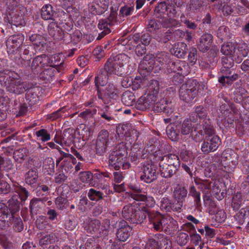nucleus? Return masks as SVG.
Returning a JSON list of instances; mask_svg holds the SVG:
<instances>
[{
    "label": "nucleus",
    "instance_id": "54",
    "mask_svg": "<svg viewBox=\"0 0 249 249\" xmlns=\"http://www.w3.org/2000/svg\"><path fill=\"white\" fill-rule=\"evenodd\" d=\"M104 194L100 191L93 188L89 190L88 193V196L90 200L98 201L103 198Z\"/></svg>",
    "mask_w": 249,
    "mask_h": 249
},
{
    "label": "nucleus",
    "instance_id": "49",
    "mask_svg": "<svg viewBox=\"0 0 249 249\" xmlns=\"http://www.w3.org/2000/svg\"><path fill=\"white\" fill-rule=\"evenodd\" d=\"M122 101L125 106H131L133 105L135 101V96L134 94L130 91H125L123 94Z\"/></svg>",
    "mask_w": 249,
    "mask_h": 249
},
{
    "label": "nucleus",
    "instance_id": "45",
    "mask_svg": "<svg viewBox=\"0 0 249 249\" xmlns=\"http://www.w3.org/2000/svg\"><path fill=\"white\" fill-rule=\"evenodd\" d=\"M179 93L180 99L185 102H190L196 96L193 91L187 90L181 87L180 88Z\"/></svg>",
    "mask_w": 249,
    "mask_h": 249
},
{
    "label": "nucleus",
    "instance_id": "36",
    "mask_svg": "<svg viewBox=\"0 0 249 249\" xmlns=\"http://www.w3.org/2000/svg\"><path fill=\"white\" fill-rule=\"evenodd\" d=\"M179 156L182 162L189 163L191 165V163L194 162L195 158L193 152L189 150L186 149L185 145H183L181 148Z\"/></svg>",
    "mask_w": 249,
    "mask_h": 249
},
{
    "label": "nucleus",
    "instance_id": "7",
    "mask_svg": "<svg viewBox=\"0 0 249 249\" xmlns=\"http://www.w3.org/2000/svg\"><path fill=\"white\" fill-rule=\"evenodd\" d=\"M176 10L175 5L172 3L167 4L165 1H161L155 7L154 14L157 18H160L168 17H174Z\"/></svg>",
    "mask_w": 249,
    "mask_h": 249
},
{
    "label": "nucleus",
    "instance_id": "12",
    "mask_svg": "<svg viewBox=\"0 0 249 249\" xmlns=\"http://www.w3.org/2000/svg\"><path fill=\"white\" fill-rule=\"evenodd\" d=\"M171 71L177 72L179 74L178 78V82L182 81V76L187 75L189 73V66L184 61L178 60L176 62H171L169 63Z\"/></svg>",
    "mask_w": 249,
    "mask_h": 249
},
{
    "label": "nucleus",
    "instance_id": "38",
    "mask_svg": "<svg viewBox=\"0 0 249 249\" xmlns=\"http://www.w3.org/2000/svg\"><path fill=\"white\" fill-rule=\"evenodd\" d=\"M178 126H179L180 133L184 135H188L194 129V125L192 126V122L189 118L184 120L182 124L177 122Z\"/></svg>",
    "mask_w": 249,
    "mask_h": 249
},
{
    "label": "nucleus",
    "instance_id": "57",
    "mask_svg": "<svg viewBox=\"0 0 249 249\" xmlns=\"http://www.w3.org/2000/svg\"><path fill=\"white\" fill-rule=\"evenodd\" d=\"M234 50L235 47L231 43H227L222 45L221 52L225 55V56H232L234 52Z\"/></svg>",
    "mask_w": 249,
    "mask_h": 249
},
{
    "label": "nucleus",
    "instance_id": "21",
    "mask_svg": "<svg viewBox=\"0 0 249 249\" xmlns=\"http://www.w3.org/2000/svg\"><path fill=\"white\" fill-rule=\"evenodd\" d=\"M120 157H116L115 160L111 159V156L109 157V165L113 167L115 170L118 171L122 167L123 169L125 170L128 169L130 167V163L126 159L121 160Z\"/></svg>",
    "mask_w": 249,
    "mask_h": 249
},
{
    "label": "nucleus",
    "instance_id": "53",
    "mask_svg": "<svg viewBox=\"0 0 249 249\" xmlns=\"http://www.w3.org/2000/svg\"><path fill=\"white\" fill-rule=\"evenodd\" d=\"M55 242V237L53 234H46L42 236L39 241V245L43 248H46L49 244H52Z\"/></svg>",
    "mask_w": 249,
    "mask_h": 249
},
{
    "label": "nucleus",
    "instance_id": "44",
    "mask_svg": "<svg viewBox=\"0 0 249 249\" xmlns=\"http://www.w3.org/2000/svg\"><path fill=\"white\" fill-rule=\"evenodd\" d=\"M38 178V174L37 172L34 170H29L25 175L26 183L31 186H36Z\"/></svg>",
    "mask_w": 249,
    "mask_h": 249
},
{
    "label": "nucleus",
    "instance_id": "3",
    "mask_svg": "<svg viewBox=\"0 0 249 249\" xmlns=\"http://www.w3.org/2000/svg\"><path fill=\"white\" fill-rule=\"evenodd\" d=\"M205 129H203L206 135L201 145V149L204 153H209L215 151L220 143L219 137L215 134L213 126L210 125L209 121L204 123Z\"/></svg>",
    "mask_w": 249,
    "mask_h": 249
},
{
    "label": "nucleus",
    "instance_id": "37",
    "mask_svg": "<svg viewBox=\"0 0 249 249\" xmlns=\"http://www.w3.org/2000/svg\"><path fill=\"white\" fill-rule=\"evenodd\" d=\"M24 37L22 34H18L10 36L6 41V45H11L12 48H16L22 44Z\"/></svg>",
    "mask_w": 249,
    "mask_h": 249
},
{
    "label": "nucleus",
    "instance_id": "15",
    "mask_svg": "<svg viewBox=\"0 0 249 249\" xmlns=\"http://www.w3.org/2000/svg\"><path fill=\"white\" fill-rule=\"evenodd\" d=\"M131 231L132 229L127 222L122 220L119 222L116 237L119 241L125 242L130 236Z\"/></svg>",
    "mask_w": 249,
    "mask_h": 249
},
{
    "label": "nucleus",
    "instance_id": "50",
    "mask_svg": "<svg viewBox=\"0 0 249 249\" xmlns=\"http://www.w3.org/2000/svg\"><path fill=\"white\" fill-rule=\"evenodd\" d=\"M244 201V198L240 193H237L232 197L231 206L233 210H238Z\"/></svg>",
    "mask_w": 249,
    "mask_h": 249
},
{
    "label": "nucleus",
    "instance_id": "52",
    "mask_svg": "<svg viewBox=\"0 0 249 249\" xmlns=\"http://www.w3.org/2000/svg\"><path fill=\"white\" fill-rule=\"evenodd\" d=\"M27 156V149L25 148H19L14 151L13 157L16 161L22 163Z\"/></svg>",
    "mask_w": 249,
    "mask_h": 249
},
{
    "label": "nucleus",
    "instance_id": "59",
    "mask_svg": "<svg viewBox=\"0 0 249 249\" xmlns=\"http://www.w3.org/2000/svg\"><path fill=\"white\" fill-rule=\"evenodd\" d=\"M30 40L33 43L34 45L37 47L40 46H43L45 43V39L44 37L39 34H32L30 36Z\"/></svg>",
    "mask_w": 249,
    "mask_h": 249
},
{
    "label": "nucleus",
    "instance_id": "61",
    "mask_svg": "<svg viewBox=\"0 0 249 249\" xmlns=\"http://www.w3.org/2000/svg\"><path fill=\"white\" fill-rule=\"evenodd\" d=\"M89 11L92 14L98 15H102L105 12L99 5V3L94 2L90 3L89 4Z\"/></svg>",
    "mask_w": 249,
    "mask_h": 249
},
{
    "label": "nucleus",
    "instance_id": "48",
    "mask_svg": "<svg viewBox=\"0 0 249 249\" xmlns=\"http://www.w3.org/2000/svg\"><path fill=\"white\" fill-rule=\"evenodd\" d=\"M204 2L202 0H190L189 8L194 14L199 13L203 9Z\"/></svg>",
    "mask_w": 249,
    "mask_h": 249
},
{
    "label": "nucleus",
    "instance_id": "27",
    "mask_svg": "<svg viewBox=\"0 0 249 249\" xmlns=\"http://www.w3.org/2000/svg\"><path fill=\"white\" fill-rule=\"evenodd\" d=\"M187 46L183 42L175 44L171 49V53L178 58H183L187 53Z\"/></svg>",
    "mask_w": 249,
    "mask_h": 249
},
{
    "label": "nucleus",
    "instance_id": "32",
    "mask_svg": "<svg viewBox=\"0 0 249 249\" xmlns=\"http://www.w3.org/2000/svg\"><path fill=\"white\" fill-rule=\"evenodd\" d=\"M159 165L161 176L164 178H172L174 175L176 174L178 169L174 166H168L166 164H159Z\"/></svg>",
    "mask_w": 249,
    "mask_h": 249
},
{
    "label": "nucleus",
    "instance_id": "4",
    "mask_svg": "<svg viewBox=\"0 0 249 249\" xmlns=\"http://www.w3.org/2000/svg\"><path fill=\"white\" fill-rule=\"evenodd\" d=\"M189 119L192 123H196L198 121V124L194 125V129L195 131L202 132L203 129H205L206 125L204 123L209 121L210 125L213 126L210 119L207 117V110L202 106H197L194 108V111L189 114Z\"/></svg>",
    "mask_w": 249,
    "mask_h": 249
},
{
    "label": "nucleus",
    "instance_id": "39",
    "mask_svg": "<svg viewBox=\"0 0 249 249\" xmlns=\"http://www.w3.org/2000/svg\"><path fill=\"white\" fill-rule=\"evenodd\" d=\"M12 190L19 196V199L21 201H25L29 195L27 189L25 187L18 185V183L13 184Z\"/></svg>",
    "mask_w": 249,
    "mask_h": 249
},
{
    "label": "nucleus",
    "instance_id": "33",
    "mask_svg": "<svg viewBox=\"0 0 249 249\" xmlns=\"http://www.w3.org/2000/svg\"><path fill=\"white\" fill-rule=\"evenodd\" d=\"M166 133L169 138L173 141H177L179 138L180 133L179 126L177 123L170 124L166 127Z\"/></svg>",
    "mask_w": 249,
    "mask_h": 249
},
{
    "label": "nucleus",
    "instance_id": "64",
    "mask_svg": "<svg viewBox=\"0 0 249 249\" xmlns=\"http://www.w3.org/2000/svg\"><path fill=\"white\" fill-rule=\"evenodd\" d=\"M168 102V101L167 100V99H161L156 103H155L153 107V110L157 112H163Z\"/></svg>",
    "mask_w": 249,
    "mask_h": 249
},
{
    "label": "nucleus",
    "instance_id": "60",
    "mask_svg": "<svg viewBox=\"0 0 249 249\" xmlns=\"http://www.w3.org/2000/svg\"><path fill=\"white\" fill-rule=\"evenodd\" d=\"M3 175L0 173V194H7L12 190L10 185L2 179Z\"/></svg>",
    "mask_w": 249,
    "mask_h": 249
},
{
    "label": "nucleus",
    "instance_id": "46",
    "mask_svg": "<svg viewBox=\"0 0 249 249\" xmlns=\"http://www.w3.org/2000/svg\"><path fill=\"white\" fill-rule=\"evenodd\" d=\"M217 36L221 40H227L231 38V34L229 28L226 26H220L217 29Z\"/></svg>",
    "mask_w": 249,
    "mask_h": 249
},
{
    "label": "nucleus",
    "instance_id": "29",
    "mask_svg": "<svg viewBox=\"0 0 249 249\" xmlns=\"http://www.w3.org/2000/svg\"><path fill=\"white\" fill-rule=\"evenodd\" d=\"M177 206L175 201L172 202L170 198L167 197L162 198L160 201V209L165 212H178L179 211H176L174 209V208Z\"/></svg>",
    "mask_w": 249,
    "mask_h": 249
},
{
    "label": "nucleus",
    "instance_id": "18",
    "mask_svg": "<svg viewBox=\"0 0 249 249\" xmlns=\"http://www.w3.org/2000/svg\"><path fill=\"white\" fill-rule=\"evenodd\" d=\"M111 75L104 67L100 69L94 78L95 86L96 89L100 86H104L107 84L109 76Z\"/></svg>",
    "mask_w": 249,
    "mask_h": 249
},
{
    "label": "nucleus",
    "instance_id": "43",
    "mask_svg": "<svg viewBox=\"0 0 249 249\" xmlns=\"http://www.w3.org/2000/svg\"><path fill=\"white\" fill-rule=\"evenodd\" d=\"M160 89L159 82L156 80H151L148 86L147 94L153 96L157 100V95Z\"/></svg>",
    "mask_w": 249,
    "mask_h": 249
},
{
    "label": "nucleus",
    "instance_id": "58",
    "mask_svg": "<svg viewBox=\"0 0 249 249\" xmlns=\"http://www.w3.org/2000/svg\"><path fill=\"white\" fill-rule=\"evenodd\" d=\"M247 91L243 88H239L234 94V101L242 105Z\"/></svg>",
    "mask_w": 249,
    "mask_h": 249
},
{
    "label": "nucleus",
    "instance_id": "8",
    "mask_svg": "<svg viewBox=\"0 0 249 249\" xmlns=\"http://www.w3.org/2000/svg\"><path fill=\"white\" fill-rule=\"evenodd\" d=\"M96 90L98 98L106 105L110 103L117 95V89L113 83H109L104 89L98 88Z\"/></svg>",
    "mask_w": 249,
    "mask_h": 249
},
{
    "label": "nucleus",
    "instance_id": "16",
    "mask_svg": "<svg viewBox=\"0 0 249 249\" xmlns=\"http://www.w3.org/2000/svg\"><path fill=\"white\" fill-rule=\"evenodd\" d=\"M213 43V36L209 33L203 34L197 41V49L202 53L207 52Z\"/></svg>",
    "mask_w": 249,
    "mask_h": 249
},
{
    "label": "nucleus",
    "instance_id": "34",
    "mask_svg": "<svg viewBox=\"0 0 249 249\" xmlns=\"http://www.w3.org/2000/svg\"><path fill=\"white\" fill-rule=\"evenodd\" d=\"M148 218L155 230L161 231V215L160 214L150 212L148 215Z\"/></svg>",
    "mask_w": 249,
    "mask_h": 249
},
{
    "label": "nucleus",
    "instance_id": "47",
    "mask_svg": "<svg viewBox=\"0 0 249 249\" xmlns=\"http://www.w3.org/2000/svg\"><path fill=\"white\" fill-rule=\"evenodd\" d=\"M176 221L169 216H164L161 215V231L166 233H169L170 227L173 223H176Z\"/></svg>",
    "mask_w": 249,
    "mask_h": 249
},
{
    "label": "nucleus",
    "instance_id": "22",
    "mask_svg": "<svg viewBox=\"0 0 249 249\" xmlns=\"http://www.w3.org/2000/svg\"><path fill=\"white\" fill-rule=\"evenodd\" d=\"M49 35L55 40H61L63 38V31L55 22L52 21L48 27Z\"/></svg>",
    "mask_w": 249,
    "mask_h": 249
},
{
    "label": "nucleus",
    "instance_id": "56",
    "mask_svg": "<svg viewBox=\"0 0 249 249\" xmlns=\"http://www.w3.org/2000/svg\"><path fill=\"white\" fill-rule=\"evenodd\" d=\"M134 11L133 6L125 5L120 8L119 13V18L127 17L131 15Z\"/></svg>",
    "mask_w": 249,
    "mask_h": 249
},
{
    "label": "nucleus",
    "instance_id": "26",
    "mask_svg": "<svg viewBox=\"0 0 249 249\" xmlns=\"http://www.w3.org/2000/svg\"><path fill=\"white\" fill-rule=\"evenodd\" d=\"M109 156H111V159L113 160H115L116 157L121 158L122 160L127 159V152L124 143H120L115 146Z\"/></svg>",
    "mask_w": 249,
    "mask_h": 249
},
{
    "label": "nucleus",
    "instance_id": "10",
    "mask_svg": "<svg viewBox=\"0 0 249 249\" xmlns=\"http://www.w3.org/2000/svg\"><path fill=\"white\" fill-rule=\"evenodd\" d=\"M109 135V132L106 129H102L99 132L95 143L96 154L102 155L106 151L110 141Z\"/></svg>",
    "mask_w": 249,
    "mask_h": 249
},
{
    "label": "nucleus",
    "instance_id": "13",
    "mask_svg": "<svg viewBox=\"0 0 249 249\" xmlns=\"http://www.w3.org/2000/svg\"><path fill=\"white\" fill-rule=\"evenodd\" d=\"M156 67L154 57L152 54H146L141 61L139 66V71L141 75H145Z\"/></svg>",
    "mask_w": 249,
    "mask_h": 249
},
{
    "label": "nucleus",
    "instance_id": "28",
    "mask_svg": "<svg viewBox=\"0 0 249 249\" xmlns=\"http://www.w3.org/2000/svg\"><path fill=\"white\" fill-rule=\"evenodd\" d=\"M5 219L8 220V222L9 221H12L11 224L12 225L13 229L16 232H20L23 230L24 226L23 221L18 214H13L12 216L5 217ZM9 224L8 223L6 227Z\"/></svg>",
    "mask_w": 249,
    "mask_h": 249
},
{
    "label": "nucleus",
    "instance_id": "24",
    "mask_svg": "<svg viewBox=\"0 0 249 249\" xmlns=\"http://www.w3.org/2000/svg\"><path fill=\"white\" fill-rule=\"evenodd\" d=\"M170 55L165 52H162L157 54L154 57L156 68L159 67V69L163 68L166 65L169 66Z\"/></svg>",
    "mask_w": 249,
    "mask_h": 249
},
{
    "label": "nucleus",
    "instance_id": "40",
    "mask_svg": "<svg viewBox=\"0 0 249 249\" xmlns=\"http://www.w3.org/2000/svg\"><path fill=\"white\" fill-rule=\"evenodd\" d=\"M181 87L191 91H193L195 95H197L198 90L199 84L196 79H190L185 84L181 85Z\"/></svg>",
    "mask_w": 249,
    "mask_h": 249
},
{
    "label": "nucleus",
    "instance_id": "1",
    "mask_svg": "<svg viewBox=\"0 0 249 249\" xmlns=\"http://www.w3.org/2000/svg\"><path fill=\"white\" fill-rule=\"evenodd\" d=\"M129 57L124 53L111 56L105 63L104 67L111 75L124 76L127 74L124 65L129 62Z\"/></svg>",
    "mask_w": 249,
    "mask_h": 249
},
{
    "label": "nucleus",
    "instance_id": "23",
    "mask_svg": "<svg viewBox=\"0 0 249 249\" xmlns=\"http://www.w3.org/2000/svg\"><path fill=\"white\" fill-rule=\"evenodd\" d=\"M150 213L147 210L142 209L141 210L139 209L136 208L129 222L132 224H141L143 222L147 216L148 217Z\"/></svg>",
    "mask_w": 249,
    "mask_h": 249
},
{
    "label": "nucleus",
    "instance_id": "25",
    "mask_svg": "<svg viewBox=\"0 0 249 249\" xmlns=\"http://www.w3.org/2000/svg\"><path fill=\"white\" fill-rule=\"evenodd\" d=\"M222 67L220 69V72L223 74H230L232 73L233 70L231 68L234 65V60L232 57L224 56L222 58Z\"/></svg>",
    "mask_w": 249,
    "mask_h": 249
},
{
    "label": "nucleus",
    "instance_id": "62",
    "mask_svg": "<svg viewBox=\"0 0 249 249\" xmlns=\"http://www.w3.org/2000/svg\"><path fill=\"white\" fill-rule=\"evenodd\" d=\"M224 116V119H222L221 123L219 124V127L222 128V126H224L227 128L229 126L230 124H232L234 120V116L231 112L229 113Z\"/></svg>",
    "mask_w": 249,
    "mask_h": 249
},
{
    "label": "nucleus",
    "instance_id": "19",
    "mask_svg": "<svg viewBox=\"0 0 249 249\" xmlns=\"http://www.w3.org/2000/svg\"><path fill=\"white\" fill-rule=\"evenodd\" d=\"M194 182L198 186V189L203 193L209 192L212 187L213 190L215 188L218 189V187L216 186L215 182L209 179L202 180L200 178H195Z\"/></svg>",
    "mask_w": 249,
    "mask_h": 249
},
{
    "label": "nucleus",
    "instance_id": "41",
    "mask_svg": "<svg viewBox=\"0 0 249 249\" xmlns=\"http://www.w3.org/2000/svg\"><path fill=\"white\" fill-rule=\"evenodd\" d=\"M110 229V220L107 218L103 219L102 223H101V226L99 231L100 236L104 237V238L107 237L109 235Z\"/></svg>",
    "mask_w": 249,
    "mask_h": 249
},
{
    "label": "nucleus",
    "instance_id": "20",
    "mask_svg": "<svg viewBox=\"0 0 249 249\" xmlns=\"http://www.w3.org/2000/svg\"><path fill=\"white\" fill-rule=\"evenodd\" d=\"M159 164L174 166L175 167L178 168L180 165V161L179 157L177 155L169 154L161 157Z\"/></svg>",
    "mask_w": 249,
    "mask_h": 249
},
{
    "label": "nucleus",
    "instance_id": "11",
    "mask_svg": "<svg viewBox=\"0 0 249 249\" xmlns=\"http://www.w3.org/2000/svg\"><path fill=\"white\" fill-rule=\"evenodd\" d=\"M157 139L155 137L152 138L147 143L142 155V159H149L150 160H154L160 153Z\"/></svg>",
    "mask_w": 249,
    "mask_h": 249
},
{
    "label": "nucleus",
    "instance_id": "14",
    "mask_svg": "<svg viewBox=\"0 0 249 249\" xmlns=\"http://www.w3.org/2000/svg\"><path fill=\"white\" fill-rule=\"evenodd\" d=\"M156 101L153 96L145 94L138 99L135 107L138 110L144 111L153 106Z\"/></svg>",
    "mask_w": 249,
    "mask_h": 249
},
{
    "label": "nucleus",
    "instance_id": "31",
    "mask_svg": "<svg viewBox=\"0 0 249 249\" xmlns=\"http://www.w3.org/2000/svg\"><path fill=\"white\" fill-rule=\"evenodd\" d=\"M56 13L51 4H46L41 8V16L44 20H54Z\"/></svg>",
    "mask_w": 249,
    "mask_h": 249
},
{
    "label": "nucleus",
    "instance_id": "5",
    "mask_svg": "<svg viewBox=\"0 0 249 249\" xmlns=\"http://www.w3.org/2000/svg\"><path fill=\"white\" fill-rule=\"evenodd\" d=\"M4 85L8 92L18 95L22 94L29 88V84L27 82L11 77H7Z\"/></svg>",
    "mask_w": 249,
    "mask_h": 249
},
{
    "label": "nucleus",
    "instance_id": "35",
    "mask_svg": "<svg viewBox=\"0 0 249 249\" xmlns=\"http://www.w3.org/2000/svg\"><path fill=\"white\" fill-rule=\"evenodd\" d=\"M38 91V89L34 88L29 89L26 93L25 99L29 106H32L39 101V96L37 94Z\"/></svg>",
    "mask_w": 249,
    "mask_h": 249
},
{
    "label": "nucleus",
    "instance_id": "63",
    "mask_svg": "<svg viewBox=\"0 0 249 249\" xmlns=\"http://www.w3.org/2000/svg\"><path fill=\"white\" fill-rule=\"evenodd\" d=\"M36 135L37 137V140L43 142L49 141L51 139V135L45 129H41L36 132Z\"/></svg>",
    "mask_w": 249,
    "mask_h": 249
},
{
    "label": "nucleus",
    "instance_id": "6",
    "mask_svg": "<svg viewBox=\"0 0 249 249\" xmlns=\"http://www.w3.org/2000/svg\"><path fill=\"white\" fill-rule=\"evenodd\" d=\"M157 165L153 161L142 163V174L140 178L146 183H151L158 177Z\"/></svg>",
    "mask_w": 249,
    "mask_h": 249
},
{
    "label": "nucleus",
    "instance_id": "17",
    "mask_svg": "<svg viewBox=\"0 0 249 249\" xmlns=\"http://www.w3.org/2000/svg\"><path fill=\"white\" fill-rule=\"evenodd\" d=\"M49 57L45 54L38 55L35 57L30 65V69L34 73H38L42 68L47 65Z\"/></svg>",
    "mask_w": 249,
    "mask_h": 249
},
{
    "label": "nucleus",
    "instance_id": "51",
    "mask_svg": "<svg viewBox=\"0 0 249 249\" xmlns=\"http://www.w3.org/2000/svg\"><path fill=\"white\" fill-rule=\"evenodd\" d=\"M136 208L132 204H128L125 205L122 210V214L123 217L126 220L130 221L131 217L133 215Z\"/></svg>",
    "mask_w": 249,
    "mask_h": 249
},
{
    "label": "nucleus",
    "instance_id": "30",
    "mask_svg": "<svg viewBox=\"0 0 249 249\" xmlns=\"http://www.w3.org/2000/svg\"><path fill=\"white\" fill-rule=\"evenodd\" d=\"M189 195L193 198L195 208L197 210H200L201 208V193L197 191L195 186H190L189 189Z\"/></svg>",
    "mask_w": 249,
    "mask_h": 249
},
{
    "label": "nucleus",
    "instance_id": "2",
    "mask_svg": "<svg viewBox=\"0 0 249 249\" xmlns=\"http://www.w3.org/2000/svg\"><path fill=\"white\" fill-rule=\"evenodd\" d=\"M20 205L19 196L17 194L12 195L7 201V205L4 203H0V229H4L8 224V220L5 219V217L18 213Z\"/></svg>",
    "mask_w": 249,
    "mask_h": 249
},
{
    "label": "nucleus",
    "instance_id": "55",
    "mask_svg": "<svg viewBox=\"0 0 249 249\" xmlns=\"http://www.w3.org/2000/svg\"><path fill=\"white\" fill-rule=\"evenodd\" d=\"M109 106H106L103 108L99 110L98 114L103 118H104L107 122L114 120V117L112 114L109 111Z\"/></svg>",
    "mask_w": 249,
    "mask_h": 249
},
{
    "label": "nucleus",
    "instance_id": "42",
    "mask_svg": "<svg viewBox=\"0 0 249 249\" xmlns=\"http://www.w3.org/2000/svg\"><path fill=\"white\" fill-rule=\"evenodd\" d=\"M31 58V55L25 56L20 54L19 56H17L15 58V61L18 65L27 70H29L31 64L30 60Z\"/></svg>",
    "mask_w": 249,
    "mask_h": 249
},
{
    "label": "nucleus",
    "instance_id": "9",
    "mask_svg": "<svg viewBox=\"0 0 249 249\" xmlns=\"http://www.w3.org/2000/svg\"><path fill=\"white\" fill-rule=\"evenodd\" d=\"M188 193L187 188L183 184H178L174 188L172 197L178 206V207L174 208L176 211L181 210L183 205L187 198Z\"/></svg>",
    "mask_w": 249,
    "mask_h": 249
}]
</instances>
